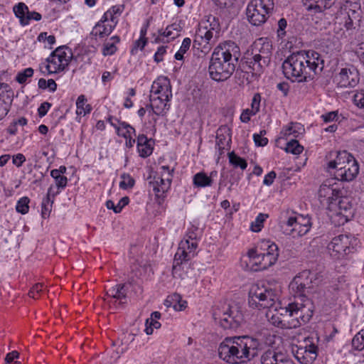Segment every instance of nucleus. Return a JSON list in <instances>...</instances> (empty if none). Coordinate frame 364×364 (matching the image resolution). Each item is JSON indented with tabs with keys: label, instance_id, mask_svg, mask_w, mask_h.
Instances as JSON below:
<instances>
[{
	"label": "nucleus",
	"instance_id": "1",
	"mask_svg": "<svg viewBox=\"0 0 364 364\" xmlns=\"http://www.w3.org/2000/svg\"><path fill=\"white\" fill-rule=\"evenodd\" d=\"M323 68L324 60L321 54L314 50L293 53L282 63L284 76L299 82L312 80Z\"/></svg>",
	"mask_w": 364,
	"mask_h": 364
},
{
	"label": "nucleus",
	"instance_id": "2",
	"mask_svg": "<svg viewBox=\"0 0 364 364\" xmlns=\"http://www.w3.org/2000/svg\"><path fill=\"white\" fill-rule=\"evenodd\" d=\"M240 57V50L235 42L227 41L219 43L214 48L210 60L208 72L210 78L217 82L229 79L235 70Z\"/></svg>",
	"mask_w": 364,
	"mask_h": 364
},
{
	"label": "nucleus",
	"instance_id": "3",
	"mask_svg": "<svg viewBox=\"0 0 364 364\" xmlns=\"http://www.w3.org/2000/svg\"><path fill=\"white\" fill-rule=\"evenodd\" d=\"M306 306L296 301L289 304L285 308L278 309L276 306L267 311L266 317L274 326L283 329L296 328L309 322L313 316L311 306Z\"/></svg>",
	"mask_w": 364,
	"mask_h": 364
},
{
	"label": "nucleus",
	"instance_id": "4",
	"mask_svg": "<svg viewBox=\"0 0 364 364\" xmlns=\"http://www.w3.org/2000/svg\"><path fill=\"white\" fill-rule=\"evenodd\" d=\"M221 31L219 19L213 15L205 16L199 24L193 42V48L207 53L220 37Z\"/></svg>",
	"mask_w": 364,
	"mask_h": 364
},
{
	"label": "nucleus",
	"instance_id": "5",
	"mask_svg": "<svg viewBox=\"0 0 364 364\" xmlns=\"http://www.w3.org/2000/svg\"><path fill=\"white\" fill-rule=\"evenodd\" d=\"M252 269L254 271H262L274 265L279 257L278 246L269 240H264L260 245L250 249L247 252Z\"/></svg>",
	"mask_w": 364,
	"mask_h": 364
},
{
	"label": "nucleus",
	"instance_id": "6",
	"mask_svg": "<svg viewBox=\"0 0 364 364\" xmlns=\"http://www.w3.org/2000/svg\"><path fill=\"white\" fill-rule=\"evenodd\" d=\"M327 168L329 172L335 170V179L346 182L353 181L359 173L357 161L346 151L337 152L336 159L328 163Z\"/></svg>",
	"mask_w": 364,
	"mask_h": 364
},
{
	"label": "nucleus",
	"instance_id": "7",
	"mask_svg": "<svg viewBox=\"0 0 364 364\" xmlns=\"http://www.w3.org/2000/svg\"><path fill=\"white\" fill-rule=\"evenodd\" d=\"M277 291L264 284H254L249 291V304L252 308L273 309L279 306Z\"/></svg>",
	"mask_w": 364,
	"mask_h": 364
},
{
	"label": "nucleus",
	"instance_id": "8",
	"mask_svg": "<svg viewBox=\"0 0 364 364\" xmlns=\"http://www.w3.org/2000/svg\"><path fill=\"white\" fill-rule=\"evenodd\" d=\"M215 322L224 329H237L244 322V315L237 305L215 308L213 312Z\"/></svg>",
	"mask_w": 364,
	"mask_h": 364
},
{
	"label": "nucleus",
	"instance_id": "9",
	"mask_svg": "<svg viewBox=\"0 0 364 364\" xmlns=\"http://www.w3.org/2000/svg\"><path fill=\"white\" fill-rule=\"evenodd\" d=\"M252 59L248 61L249 67L256 75H259L263 69L268 66L272 53V45L267 38L257 39L252 49Z\"/></svg>",
	"mask_w": 364,
	"mask_h": 364
},
{
	"label": "nucleus",
	"instance_id": "10",
	"mask_svg": "<svg viewBox=\"0 0 364 364\" xmlns=\"http://www.w3.org/2000/svg\"><path fill=\"white\" fill-rule=\"evenodd\" d=\"M274 9V0H251L246 9L247 20L253 26H262L273 14Z\"/></svg>",
	"mask_w": 364,
	"mask_h": 364
},
{
	"label": "nucleus",
	"instance_id": "11",
	"mask_svg": "<svg viewBox=\"0 0 364 364\" xmlns=\"http://www.w3.org/2000/svg\"><path fill=\"white\" fill-rule=\"evenodd\" d=\"M72 58L71 50L67 46H60L53 50L46 59V62L40 65L42 73L56 74L63 71L69 65Z\"/></svg>",
	"mask_w": 364,
	"mask_h": 364
},
{
	"label": "nucleus",
	"instance_id": "12",
	"mask_svg": "<svg viewBox=\"0 0 364 364\" xmlns=\"http://www.w3.org/2000/svg\"><path fill=\"white\" fill-rule=\"evenodd\" d=\"M220 358L231 364L245 362L240 336L226 337L219 345Z\"/></svg>",
	"mask_w": 364,
	"mask_h": 364
},
{
	"label": "nucleus",
	"instance_id": "13",
	"mask_svg": "<svg viewBox=\"0 0 364 364\" xmlns=\"http://www.w3.org/2000/svg\"><path fill=\"white\" fill-rule=\"evenodd\" d=\"M198 244L196 242H188L182 240L179 244L177 251L174 255L172 274L175 277L183 278L181 273V265L192 259L197 255Z\"/></svg>",
	"mask_w": 364,
	"mask_h": 364
},
{
	"label": "nucleus",
	"instance_id": "14",
	"mask_svg": "<svg viewBox=\"0 0 364 364\" xmlns=\"http://www.w3.org/2000/svg\"><path fill=\"white\" fill-rule=\"evenodd\" d=\"M242 353L245 360H250L256 357L259 352L270 345L272 342V336L270 334L267 336H240Z\"/></svg>",
	"mask_w": 364,
	"mask_h": 364
},
{
	"label": "nucleus",
	"instance_id": "15",
	"mask_svg": "<svg viewBox=\"0 0 364 364\" xmlns=\"http://www.w3.org/2000/svg\"><path fill=\"white\" fill-rule=\"evenodd\" d=\"M359 241L354 236L340 235L333 237L328 245V250L331 257L341 259L352 252L358 246Z\"/></svg>",
	"mask_w": 364,
	"mask_h": 364
},
{
	"label": "nucleus",
	"instance_id": "16",
	"mask_svg": "<svg viewBox=\"0 0 364 364\" xmlns=\"http://www.w3.org/2000/svg\"><path fill=\"white\" fill-rule=\"evenodd\" d=\"M361 18L360 4L358 0H348L340 9L337 18L348 29L355 28L358 25Z\"/></svg>",
	"mask_w": 364,
	"mask_h": 364
},
{
	"label": "nucleus",
	"instance_id": "17",
	"mask_svg": "<svg viewBox=\"0 0 364 364\" xmlns=\"http://www.w3.org/2000/svg\"><path fill=\"white\" fill-rule=\"evenodd\" d=\"M360 81V74L358 69L350 65L341 68L337 73L335 74L333 82L339 87H354Z\"/></svg>",
	"mask_w": 364,
	"mask_h": 364
},
{
	"label": "nucleus",
	"instance_id": "18",
	"mask_svg": "<svg viewBox=\"0 0 364 364\" xmlns=\"http://www.w3.org/2000/svg\"><path fill=\"white\" fill-rule=\"evenodd\" d=\"M294 356L301 364H312L318 355V347L307 338L304 345L297 346L294 350Z\"/></svg>",
	"mask_w": 364,
	"mask_h": 364
},
{
	"label": "nucleus",
	"instance_id": "19",
	"mask_svg": "<svg viewBox=\"0 0 364 364\" xmlns=\"http://www.w3.org/2000/svg\"><path fill=\"white\" fill-rule=\"evenodd\" d=\"M15 16L19 19L20 24L23 26L30 23L31 20L40 21L41 14L36 11H30L26 4L20 2L13 8Z\"/></svg>",
	"mask_w": 364,
	"mask_h": 364
},
{
	"label": "nucleus",
	"instance_id": "20",
	"mask_svg": "<svg viewBox=\"0 0 364 364\" xmlns=\"http://www.w3.org/2000/svg\"><path fill=\"white\" fill-rule=\"evenodd\" d=\"M331 180H326L320 186L318 197L322 203H326L330 205L339 198L340 190L334 187V185L331 184Z\"/></svg>",
	"mask_w": 364,
	"mask_h": 364
},
{
	"label": "nucleus",
	"instance_id": "21",
	"mask_svg": "<svg viewBox=\"0 0 364 364\" xmlns=\"http://www.w3.org/2000/svg\"><path fill=\"white\" fill-rule=\"evenodd\" d=\"M151 95L164 97V100H171L172 98L171 85L169 79L167 77H159L154 81L151 88Z\"/></svg>",
	"mask_w": 364,
	"mask_h": 364
},
{
	"label": "nucleus",
	"instance_id": "22",
	"mask_svg": "<svg viewBox=\"0 0 364 364\" xmlns=\"http://www.w3.org/2000/svg\"><path fill=\"white\" fill-rule=\"evenodd\" d=\"M262 364H294L284 353L268 350L261 357Z\"/></svg>",
	"mask_w": 364,
	"mask_h": 364
},
{
	"label": "nucleus",
	"instance_id": "23",
	"mask_svg": "<svg viewBox=\"0 0 364 364\" xmlns=\"http://www.w3.org/2000/svg\"><path fill=\"white\" fill-rule=\"evenodd\" d=\"M338 215L345 218V221L350 220L355 214L354 200L349 196L341 197L338 203Z\"/></svg>",
	"mask_w": 364,
	"mask_h": 364
},
{
	"label": "nucleus",
	"instance_id": "24",
	"mask_svg": "<svg viewBox=\"0 0 364 364\" xmlns=\"http://www.w3.org/2000/svg\"><path fill=\"white\" fill-rule=\"evenodd\" d=\"M151 104L146 105V108H150L149 113H153L156 115H164L170 108L168 102L171 100H164V97L151 95Z\"/></svg>",
	"mask_w": 364,
	"mask_h": 364
},
{
	"label": "nucleus",
	"instance_id": "25",
	"mask_svg": "<svg viewBox=\"0 0 364 364\" xmlns=\"http://www.w3.org/2000/svg\"><path fill=\"white\" fill-rule=\"evenodd\" d=\"M183 29V26L180 23L174 22L166 26L165 31L162 29L159 30V36L155 38L156 43L164 42V37L168 38L167 42L170 40H174L181 35V32Z\"/></svg>",
	"mask_w": 364,
	"mask_h": 364
},
{
	"label": "nucleus",
	"instance_id": "26",
	"mask_svg": "<svg viewBox=\"0 0 364 364\" xmlns=\"http://www.w3.org/2000/svg\"><path fill=\"white\" fill-rule=\"evenodd\" d=\"M136 142L138 152L141 157L146 158L152 154L154 148L151 139H148L144 134H139Z\"/></svg>",
	"mask_w": 364,
	"mask_h": 364
},
{
	"label": "nucleus",
	"instance_id": "27",
	"mask_svg": "<svg viewBox=\"0 0 364 364\" xmlns=\"http://www.w3.org/2000/svg\"><path fill=\"white\" fill-rule=\"evenodd\" d=\"M128 291L127 285L125 284H118L109 288L107 291V295L109 297L119 301V304L127 302V294Z\"/></svg>",
	"mask_w": 364,
	"mask_h": 364
},
{
	"label": "nucleus",
	"instance_id": "28",
	"mask_svg": "<svg viewBox=\"0 0 364 364\" xmlns=\"http://www.w3.org/2000/svg\"><path fill=\"white\" fill-rule=\"evenodd\" d=\"M122 129L119 134H117L119 136H122L126 139L125 146L127 148H132L136 142L135 139L133 138L136 136L135 129L126 122L120 123Z\"/></svg>",
	"mask_w": 364,
	"mask_h": 364
},
{
	"label": "nucleus",
	"instance_id": "29",
	"mask_svg": "<svg viewBox=\"0 0 364 364\" xmlns=\"http://www.w3.org/2000/svg\"><path fill=\"white\" fill-rule=\"evenodd\" d=\"M114 29L113 26H112L109 23H107L102 19H100L92 28L90 34L95 39L97 38L102 39L109 36Z\"/></svg>",
	"mask_w": 364,
	"mask_h": 364
},
{
	"label": "nucleus",
	"instance_id": "30",
	"mask_svg": "<svg viewBox=\"0 0 364 364\" xmlns=\"http://www.w3.org/2000/svg\"><path fill=\"white\" fill-rule=\"evenodd\" d=\"M290 287L297 296L301 297V300L304 302V304H307V307L311 306V309L312 308V304L309 300H304L302 299L303 297H306V293L309 292L311 287L306 286L305 284H302V282L299 281V279H294L290 284Z\"/></svg>",
	"mask_w": 364,
	"mask_h": 364
},
{
	"label": "nucleus",
	"instance_id": "31",
	"mask_svg": "<svg viewBox=\"0 0 364 364\" xmlns=\"http://www.w3.org/2000/svg\"><path fill=\"white\" fill-rule=\"evenodd\" d=\"M149 187L150 188H152L156 196L158 198H162L164 199L166 196V193L168 192V191L170 189V188H167V189H164V188L162 189V183H165V180H164V178H162V177H160L159 175L157 173L156 175H154V176H150L149 177Z\"/></svg>",
	"mask_w": 364,
	"mask_h": 364
},
{
	"label": "nucleus",
	"instance_id": "32",
	"mask_svg": "<svg viewBox=\"0 0 364 364\" xmlns=\"http://www.w3.org/2000/svg\"><path fill=\"white\" fill-rule=\"evenodd\" d=\"M304 131V129L299 123H291L289 125L284 127L280 132V139L288 140L290 136L293 138L298 137Z\"/></svg>",
	"mask_w": 364,
	"mask_h": 364
},
{
	"label": "nucleus",
	"instance_id": "33",
	"mask_svg": "<svg viewBox=\"0 0 364 364\" xmlns=\"http://www.w3.org/2000/svg\"><path fill=\"white\" fill-rule=\"evenodd\" d=\"M164 304L167 307H172L176 311H183L187 306V301L182 299L179 294L174 293L167 296Z\"/></svg>",
	"mask_w": 364,
	"mask_h": 364
},
{
	"label": "nucleus",
	"instance_id": "34",
	"mask_svg": "<svg viewBox=\"0 0 364 364\" xmlns=\"http://www.w3.org/2000/svg\"><path fill=\"white\" fill-rule=\"evenodd\" d=\"M213 183V179L208 177L204 171H200L196 173L193 177V185L196 188H201L211 186Z\"/></svg>",
	"mask_w": 364,
	"mask_h": 364
},
{
	"label": "nucleus",
	"instance_id": "35",
	"mask_svg": "<svg viewBox=\"0 0 364 364\" xmlns=\"http://www.w3.org/2000/svg\"><path fill=\"white\" fill-rule=\"evenodd\" d=\"M308 10H314L315 12H321L331 7L336 0H308Z\"/></svg>",
	"mask_w": 364,
	"mask_h": 364
},
{
	"label": "nucleus",
	"instance_id": "36",
	"mask_svg": "<svg viewBox=\"0 0 364 364\" xmlns=\"http://www.w3.org/2000/svg\"><path fill=\"white\" fill-rule=\"evenodd\" d=\"M11 101L10 95L6 92H0V120L8 114Z\"/></svg>",
	"mask_w": 364,
	"mask_h": 364
},
{
	"label": "nucleus",
	"instance_id": "37",
	"mask_svg": "<svg viewBox=\"0 0 364 364\" xmlns=\"http://www.w3.org/2000/svg\"><path fill=\"white\" fill-rule=\"evenodd\" d=\"M173 171L174 168H170L168 166H161L160 167V174L159 175L160 177L164 178L165 180V183H162L164 190L171 188Z\"/></svg>",
	"mask_w": 364,
	"mask_h": 364
},
{
	"label": "nucleus",
	"instance_id": "38",
	"mask_svg": "<svg viewBox=\"0 0 364 364\" xmlns=\"http://www.w3.org/2000/svg\"><path fill=\"white\" fill-rule=\"evenodd\" d=\"M296 223L301 225L303 228H306L310 230L311 228V218L307 215H299L295 217H289L286 222L287 225H292V223Z\"/></svg>",
	"mask_w": 364,
	"mask_h": 364
},
{
	"label": "nucleus",
	"instance_id": "39",
	"mask_svg": "<svg viewBox=\"0 0 364 364\" xmlns=\"http://www.w3.org/2000/svg\"><path fill=\"white\" fill-rule=\"evenodd\" d=\"M87 99L84 95H80L76 101V114L77 115H85L89 114L92 110L90 105H85Z\"/></svg>",
	"mask_w": 364,
	"mask_h": 364
},
{
	"label": "nucleus",
	"instance_id": "40",
	"mask_svg": "<svg viewBox=\"0 0 364 364\" xmlns=\"http://www.w3.org/2000/svg\"><path fill=\"white\" fill-rule=\"evenodd\" d=\"M229 162L235 167H240L245 170L247 166V163L243 158L235 154L233 151L228 154Z\"/></svg>",
	"mask_w": 364,
	"mask_h": 364
},
{
	"label": "nucleus",
	"instance_id": "41",
	"mask_svg": "<svg viewBox=\"0 0 364 364\" xmlns=\"http://www.w3.org/2000/svg\"><path fill=\"white\" fill-rule=\"evenodd\" d=\"M304 150V147L299 144V141L294 139H290L289 141L287 143L285 151L287 153H291L292 154H299Z\"/></svg>",
	"mask_w": 364,
	"mask_h": 364
},
{
	"label": "nucleus",
	"instance_id": "42",
	"mask_svg": "<svg viewBox=\"0 0 364 364\" xmlns=\"http://www.w3.org/2000/svg\"><path fill=\"white\" fill-rule=\"evenodd\" d=\"M50 176L55 181L56 188L60 191H63L65 188L68 181L66 176L57 175V171H50Z\"/></svg>",
	"mask_w": 364,
	"mask_h": 364
},
{
	"label": "nucleus",
	"instance_id": "43",
	"mask_svg": "<svg viewBox=\"0 0 364 364\" xmlns=\"http://www.w3.org/2000/svg\"><path fill=\"white\" fill-rule=\"evenodd\" d=\"M268 218V215L259 213L255 218V221L251 223L250 229L252 231L258 232L264 226V222Z\"/></svg>",
	"mask_w": 364,
	"mask_h": 364
},
{
	"label": "nucleus",
	"instance_id": "44",
	"mask_svg": "<svg viewBox=\"0 0 364 364\" xmlns=\"http://www.w3.org/2000/svg\"><path fill=\"white\" fill-rule=\"evenodd\" d=\"M200 231L196 227H191L189 228L183 237V240H186L188 242H196L198 244V241L200 238Z\"/></svg>",
	"mask_w": 364,
	"mask_h": 364
},
{
	"label": "nucleus",
	"instance_id": "45",
	"mask_svg": "<svg viewBox=\"0 0 364 364\" xmlns=\"http://www.w3.org/2000/svg\"><path fill=\"white\" fill-rule=\"evenodd\" d=\"M314 275V273L311 272L310 270L306 269L299 273L294 279H299V281L301 282L302 284H305L306 286L311 287L312 279Z\"/></svg>",
	"mask_w": 364,
	"mask_h": 364
},
{
	"label": "nucleus",
	"instance_id": "46",
	"mask_svg": "<svg viewBox=\"0 0 364 364\" xmlns=\"http://www.w3.org/2000/svg\"><path fill=\"white\" fill-rule=\"evenodd\" d=\"M191 45V40L190 38H185L182 42V44L176 53L174 58L176 60H181L183 59V55L189 50Z\"/></svg>",
	"mask_w": 364,
	"mask_h": 364
},
{
	"label": "nucleus",
	"instance_id": "47",
	"mask_svg": "<svg viewBox=\"0 0 364 364\" xmlns=\"http://www.w3.org/2000/svg\"><path fill=\"white\" fill-rule=\"evenodd\" d=\"M53 200L44 198L41 203V215L43 218H48L52 210Z\"/></svg>",
	"mask_w": 364,
	"mask_h": 364
},
{
	"label": "nucleus",
	"instance_id": "48",
	"mask_svg": "<svg viewBox=\"0 0 364 364\" xmlns=\"http://www.w3.org/2000/svg\"><path fill=\"white\" fill-rule=\"evenodd\" d=\"M352 346L357 350H363L364 349V331L358 332L352 340Z\"/></svg>",
	"mask_w": 364,
	"mask_h": 364
},
{
	"label": "nucleus",
	"instance_id": "49",
	"mask_svg": "<svg viewBox=\"0 0 364 364\" xmlns=\"http://www.w3.org/2000/svg\"><path fill=\"white\" fill-rule=\"evenodd\" d=\"M30 199L28 197L21 198L16 203V210L18 213L26 214L29 210Z\"/></svg>",
	"mask_w": 364,
	"mask_h": 364
},
{
	"label": "nucleus",
	"instance_id": "50",
	"mask_svg": "<svg viewBox=\"0 0 364 364\" xmlns=\"http://www.w3.org/2000/svg\"><path fill=\"white\" fill-rule=\"evenodd\" d=\"M287 226L291 228L289 234L291 235L293 237H301L305 235L309 231V230L306 228H303L301 225H299L295 223H292V225Z\"/></svg>",
	"mask_w": 364,
	"mask_h": 364
},
{
	"label": "nucleus",
	"instance_id": "51",
	"mask_svg": "<svg viewBox=\"0 0 364 364\" xmlns=\"http://www.w3.org/2000/svg\"><path fill=\"white\" fill-rule=\"evenodd\" d=\"M33 69L31 68H26L23 70L18 73L16 76V80L20 84H23L27 81L28 78L33 76Z\"/></svg>",
	"mask_w": 364,
	"mask_h": 364
},
{
	"label": "nucleus",
	"instance_id": "52",
	"mask_svg": "<svg viewBox=\"0 0 364 364\" xmlns=\"http://www.w3.org/2000/svg\"><path fill=\"white\" fill-rule=\"evenodd\" d=\"M121 178L122 181L119 183V187L122 189L126 190L134 186V179L129 174L123 173Z\"/></svg>",
	"mask_w": 364,
	"mask_h": 364
},
{
	"label": "nucleus",
	"instance_id": "53",
	"mask_svg": "<svg viewBox=\"0 0 364 364\" xmlns=\"http://www.w3.org/2000/svg\"><path fill=\"white\" fill-rule=\"evenodd\" d=\"M267 134L266 130L262 129L260 131L259 134H253V140L255 143V145L257 146H264L268 143V139L264 137V136Z\"/></svg>",
	"mask_w": 364,
	"mask_h": 364
},
{
	"label": "nucleus",
	"instance_id": "54",
	"mask_svg": "<svg viewBox=\"0 0 364 364\" xmlns=\"http://www.w3.org/2000/svg\"><path fill=\"white\" fill-rule=\"evenodd\" d=\"M145 332L147 335H151L154 332V328L158 329L161 327V323L157 320L147 318L145 322Z\"/></svg>",
	"mask_w": 364,
	"mask_h": 364
},
{
	"label": "nucleus",
	"instance_id": "55",
	"mask_svg": "<svg viewBox=\"0 0 364 364\" xmlns=\"http://www.w3.org/2000/svg\"><path fill=\"white\" fill-rule=\"evenodd\" d=\"M45 289L46 288L44 287V285L43 284H36L29 291L28 295L30 297H32L33 299H38V296H40L41 294L44 292Z\"/></svg>",
	"mask_w": 364,
	"mask_h": 364
},
{
	"label": "nucleus",
	"instance_id": "56",
	"mask_svg": "<svg viewBox=\"0 0 364 364\" xmlns=\"http://www.w3.org/2000/svg\"><path fill=\"white\" fill-rule=\"evenodd\" d=\"M105 22L109 23L110 26H113L114 28L118 23V16L112 14V12L106 11L101 18Z\"/></svg>",
	"mask_w": 364,
	"mask_h": 364
},
{
	"label": "nucleus",
	"instance_id": "57",
	"mask_svg": "<svg viewBox=\"0 0 364 364\" xmlns=\"http://www.w3.org/2000/svg\"><path fill=\"white\" fill-rule=\"evenodd\" d=\"M261 95L259 92L255 93L251 102V110L257 114L260 109Z\"/></svg>",
	"mask_w": 364,
	"mask_h": 364
},
{
	"label": "nucleus",
	"instance_id": "58",
	"mask_svg": "<svg viewBox=\"0 0 364 364\" xmlns=\"http://www.w3.org/2000/svg\"><path fill=\"white\" fill-rule=\"evenodd\" d=\"M117 50V46L113 43H110V41H108L104 43L102 48V54L105 56L112 55L115 53Z\"/></svg>",
	"mask_w": 364,
	"mask_h": 364
},
{
	"label": "nucleus",
	"instance_id": "59",
	"mask_svg": "<svg viewBox=\"0 0 364 364\" xmlns=\"http://www.w3.org/2000/svg\"><path fill=\"white\" fill-rule=\"evenodd\" d=\"M353 102L357 107L364 109V90H360L354 95Z\"/></svg>",
	"mask_w": 364,
	"mask_h": 364
},
{
	"label": "nucleus",
	"instance_id": "60",
	"mask_svg": "<svg viewBox=\"0 0 364 364\" xmlns=\"http://www.w3.org/2000/svg\"><path fill=\"white\" fill-rule=\"evenodd\" d=\"M287 21L285 18H282L278 21L277 36L280 38H283L286 35V28Z\"/></svg>",
	"mask_w": 364,
	"mask_h": 364
},
{
	"label": "nucleus",
	"instance_id": "61",
	"mask_svg": "<svg viewBox=\"0 0 364 364\" xmlns=\"http://www.w3.org/2000/svg\"><path fill=\"white\" fill-rule=\"evenodd\" d=\"M107 122H109L110 125L115 129L116 134H119L120 129H122L120 123H122V121L119 120L117 118L112 115H109L107 118Z\"/></svg>",
	"mask_w": 364,
	"mask_h": 364
},
{
	"label": "nucleus",
	"instance_id": "62",
	"mask_svg": "<svg viewBox=\"0 0 364 364\" xmlns=\"http://www.w3.org/2000/svg\"><path fill=\"white\" fill-rule=\"evenodd\" d=\"M146 43H147L146 38H143L141 40V37H140L139 40L135 41L134 46L132 48V49L131 50V53L132 55L135 54L139 48H140L141 50H143L144 48L145 47Z\"/></svg>",
	"mask_w": 364,
	"mask_h": 364
},
{
	"label": "nucleus",
	"instance_id": "63",
	"mask_svg": "<svg viewBox=\"0 0 364 364\" xmlns=\"http://www.w3.org/2000/svg\"><path fill=\"white\" fill-rule=\"evenodd\" d=\"M166 53V46H160L158 48L157 51L155 53L154 59V61L160 63L163 60L164 55Z\"/></svg>",
	"mask_w": 364,
	"mask_h": 364
},
{
	"label": "nucleus",
	"instance_id": "64",
	"mask_svg": "<svg viewBox=\"0 0 364 364\" xmlns=\"http://www.w3.org/2000/svg\"><path fill=\"white\" fill-rule=\"evenodd\" d=\"M256 114L252 112L250 109H245L242 111L240 115V120L244 123H247L250 121V118L252 116L255 115Z\"/></svg>",
	"mask_w": 364,
	"mask_h": 364
}]
</instances>
